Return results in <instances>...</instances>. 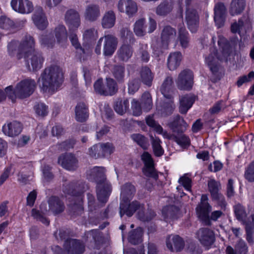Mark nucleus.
<instances>
[{
    "label": "nucleus",
    "instance_id": "f257e3e1",
    "mask_svg": "<svg viewBox=\"0 0 254 254\" xmlns=\"http://www.w3.org/2000/svg\"><path fill=\"white\" fill-rule=\"evenodd\" d=\"M62 69L57 65L46 68L39 79V86L45 92L53 94L63 81Z\"/></svg>",
    "mask_w": 254,
    "mask_h": 254
},
{
    "label": "nucleus",
    "instance_id": "f03ea898",
    "mask_svg": "<svg viewBox=\"0 0 254 254\" xmlns=\"http://www.w3.org/2000/svg\"><path fill=\"white\" fill-rule=\"evenodd\" d=\"M105 172L104 167H95L88 174V179L97 184V198L102 203L107 202L112 190L111 185L107 181Z\"/></svg>",
    "mask_w": 254,
    "mask_h": 254
},
{
    "label": "nucleus",
    "instance_id": "7ed1b4c3",
    "mask_svg": "<svg viewBox=\"0 0 254 254\" xmlns=\"http://www.w3.org/2000/svg\"><path fill=\"white\" fill-rule=\"evenodd\" d=\"M36 86L34 79L28 78L18 82L14 89L12 86L6 87L5 91L7 96L14 102L16 98L24 99L29 97L34 92Z\"/></svg>",
    "mask_w": 254,
    "mask_h": 254
},
{
    "label": "nucleus",
    "instance_id": "20e7f679",
    "mask_svg": "<svg viewBox=\"0 0 254 254\" xmlns=\"http://www.w3.org/2000/svg\"><path fill=\"white\" fill-rule=\"evenodd\" d=\"M208 198L206 194H202L201 197L200 202L196 206L195 210L199 219L205 225L209 226L211 223L210 220L217 221L218 219L224 215L222 210H216L212 212L210 216L209 212L211 211L212 207L209 204Z\"/></svg>",
    "mask_w": 254,
    "mask_h": 254
},
{
    "label": "nucleus",
    "instance_id": "39448f33",
    "mask_svg": "<svg viewBox=\"0 0 254 254\" xmlns=\"http://www.w3.org/2000/svg\"><path fill=\"white\" fill-rule=\"evenodd\" d=\"M103 45V54L105 56H111L116 51L118 41L117 38L112 34L105 35L100 38L95 49V53H101L102 43Z\"/></svg>",
    "mask_w": 254,
    "mask_h": 254
},
{
    "label": "nucleus",
    "instance_id": "423d86ee",
    "mask_svg": "<svg viewBox=\"0 0 254 254\" xmlns=\"http://www.w3.org/2000/svg\"><path fill=\"white\" fill-rule=\"evenodd\" d=\"M94 88L96 93L104 96L113 95L118 90L116 81L111 78H107L105 84L102 79L97 80L94 84Z\"/></svg>",
    "mask_w": 254,
    "mask_h": 254
},
{
    "label": "nucleus",
    "instance_id": "0eeeda50",
    "mask_svg": "<svg viewBox=\"0 0 254 254\" xmlns=\"http://www.w3.org/2000/svg\"><path fill=\"white\" fill-rule=\"evenodd\" d=\"M190 0H186L187 7L186 11L185 21L190 31L195 33L198 28L199 16L197 10L189 5Z\"/></svg>",
    "mask_w": 254,
    "mask_h": 254
},
{
    "label": "nucleus",
    "instance_id": "6e6552de",
    "mask_svg": "<svg viewBox=\"0 0 254 254\" xmlns=\"http://www.w3.org/2000/svg\"><path fill=\"white\" fill-rule=\"evenodd\" d=\"M176 82L180 90H190L193 84V72L188 69L181 71L178 75Z\"/></svg>",
    "mask_w": 254,
    "mask_h": 254
},
{
    "label": "nucleus",
    "instance_id": "1a4fd4ad",
    "mask_svg": "<svg viewBox=\"0 0 254 254\" xmlns=\"http://www.w3.org/2000/svg\"><path fill=\"white\" fill-rule=\"evenodd\" d=\"M58 164L63 168L70 171L76 170L78 167V161L75 155L71 153L61 154L58 158Z\"/></svg>",
    "mask_w": 254,
    "mask_h": 254
},
{
    "label": "nucleus",
    "instance_id": "9d476101",
    "mask_svg": "<svg viewBox=\"0 0 254 254\" xmlns=\"http://www.w3.org/2000/svg\"><path fill=\"white\" fill-rule=\"evenodd\" d=\"M128 200H122L120 206V214L121 217L125 214L128 217H131L137 210H142L143 205L137 201H133L129 203Z\"/></svg>",
    "mask_w": 254,
    "mask_h": 254
},
{
    "label": "nucleus",
    "instance_id": "9b49d317",
    "mask_svg": "<svg viewBox=\"0 0 254 254\" xmlns=\"http://www.w3.org/2000/svg\"><path fill=\"white\" fill-rule=\"evenodd\" d=\"M64 21L69 31L74 32L80 25V14L77 10L74 9H69L66 11L64 14Z\"/></svg>",
    "mask_w": 254,
    "mask_h": 254
},
{
    "label": "nucleus",
    "instance_id": "f8f14e48",
    "mask_svg": "<svg viewBox=\"0 0 254 254\" xmlns=\"http://www.w3.org/2000/svg\"><path fill=\"white\" fill-rule=\"evenodd\" d=\"M35 41L34 38L30 35L25 36L22 41L18 47V54L17 59H20L23 57L32 52L35 49Z\"/></svg>",
    "mask_w": 254,
    "mask_h": 254
},
{
    "label": "nucleus",
    "instance_id": "ddd939ff",
    "mask_svg": "<svg viewBox=\"0 0 254 254\" xmlns=\"http://www.w3.org/2000/svg\"><path fill=\"white\" fill-rule=\"evenodd\" d=\"M23 57L26 60L28 64H30L33 71L41 69L45 60L42 53L36 50H34Z\"/></svg>",
    "mask_w": 254,
    "mask_h": 254
},
{
    "label": "nucleus",
    "instance_id": "4468645a",
    "mask_svg": "<svg viewBox=\"0 0 254 254\" xmlns=\"http://www.w3.org/2000/svg\"><path fill=\"white\" fill-rule=\"evenodd\" d=\"M64 247L68 254H82L85 251L84 244L76 239H67Z\"/></svg>",
    "mask_w": 254,
    "mask_h": 254
},
{
    "label": "nucleus",
    "instance_id": "2eb2a0df",
    "mask_svg": "<svg viewBox=\"0 0 254 254\" xmlns=\"http://www.w3.org/2000/svg\"><path fill=\"white\" fill-rule=\"evenodd\" d=\"M197 238L200 243L206 249L213 244L215 241V236L213 232L206 228L200 229L196 233Z\"/></svg>",
    "mask_w": 254,
    "mask_h": 254
},
{
    "label": "nucleus",
    "instance_id": "dca6fc26",
    "mask_svg": "<svg viewBox=\"0 0 254 254\" xmlns=\"http://www.w3.org/2000/svg\"><path fill=\"white\" fill-rule=\"evenodd\" d=\"M219 60H221V59L217 56V51L215 48L210 50V53L205 57V63L212 74L217 77L220 68Z\"/></svg>",
    "mask_w": 254,
    "mask_h": 254
},
{
    "label": "nucleus",
    "instance_id": "f3484780",
    "mask_svg": "<svg viewBox=\"0 0 254 254\" xmlns=\"http://www.w3.org/2000/svg\"><path fill=\"white\" fill-rule=\"evenodd\" d=\"M118 8L119 11L125 13L129 17L134 16L138 10L137 3L133 0H120Z\"/></svg>",
    "mask_w": 254,
    "mask_h": 254
},
{
    "label": "nucleus",
    "instance_id": "a211bd4d",
    "mask_svg": "<svg viewBox=\"0 0 254 254\" xmlns=\"http://www.w3.org/2000/svg\"><path fill=\"white\" fill-rule=\"evenodd\" d=\"M63 191L71 195H79L85 190V185L80 181H73L63 185Z\"/></svg>",
    "mask_w": 254,
    "mask_h": 254
},
{
    "label": "nucleus",
    "instance_id": "6ab92c4d",
    "mask_svg": "<svg viewBox=\"0 0 254 254\" xmlns=\"http://www.w3.org/2000/svg\"><path fill=\"white\" fill-rule=\"evenodd\" d=\"M168 126L174 134H179L187 130L188 125L183 117L179 115H176L169 122Z\"/></svg>",
    "mask_w": 254,
    "mask_h": 254
},
{
    "label": "nucleus",
    "instance_id": "aec40b11",
    "mask_svg": "<svg viewBox=\"0 0 254 254\" xmlns=\"http://www.w3.org/2000/svg\"><path fill=\"white\" fill-rule=\"evenodd\" d=\"M11 5L14 10L22 14H28L33 10V5L29 0H12Z\"/></svg>",
    "mask_w": 254,
    "mask_h": 254
},
{
    "label": "nucleus",
    "instance_id": "412c9836",
    "mask_svg": "<svg viewBox=\"0 0 254 254\" xmlns=\"http://www.w3.org/2000/svg\"><path fill=\"white\" fill-rule=\"evenodd\" d=\"M214 19L218 28L222 27L225 23L227 9L224 3L217 2L214 6Z\"/></svg>",
    "mask_w": 254,
    "mask_h": 254
},
{
    "label": "nucleus",
    "instance_id": "4be33fe9",
    "mask_svg": "<svg viewBox=\"0 0 254 254\" xmlns=\"http://www.w3.org/2000/svg\"><path fill=\"white\" fill-rule=\"evenodd\" d=\"M177 31L175 28L170 25L163 26L161 32V40L162 46L168 48L170 42L175 39Z\"/></svg>",
    "mask_w": 254,
    "mask_h": 254
},
{
    "label": "nucleus",
    "instance_id": "5701e85b",
    "mask_svg": "<svg viewBox=\"0 0 254 254\" xmlns=\"http://www.w3.org/2000/svg\"><path fill=\"white\" fill-rule=\"evenodd\" d=\"M87 241L90 242L89 247L94 249L99 250L103 244V239L98 230H92L85 234Z\"/></svg>",
    "mask_w": 254,
    "mask_h": 254
},
{
    "label": "nucleus",
    "instance_id": "b1692460",
    "mask_svg": "<svg viewBox=\"0 0 254 254\" xmlns=\"http://www.w3.org/2000/svg\"><path fill=\"white\" fill-rule=\"evenodd\" d=\"M251 26L250 19L248 15H243L238 21L232 24L231 29L233 33H238L240 35L246 32Z\"/></svg>",
    "mask_w": 254,
    "mask_h": 254
},
{
    "label": "nucleus",
    "instance_id": "393cba45",
    "mask_svg": "<svg viewBox=\"0 0 254 254\" xmlns=\"http://www.w3.org/2000/svg\"><path fill=\"white\" fill-rule=\"evenodd\" d=\"M167 248L171 252H180L185 246V242L178 235L170 236L166 240Z\"/></svg>",
    "mask_w": 254,
    "mask_h": 254
},
{
    "label": "nucleus",
    "instance_id": "a878e982",
    "mask_svg": "<svg viewBox=\"0 0 254 254\" xmlns=\"http://www.w3.org/2000/svg\"><path fill=\"white\" fill-rule=\"evenodd\" d=\"M162 213L166 222H171L176 220L180 216L179 208L173 205L164 207L162 210Z\"/></svg>",
    "mask_w": 254,
    "mask_h": 254
},
{
    "label": "nucleus",
    "instance_id": "bb28decb",
    "mask_svg": "<svg viewBox=\"0 0 254 254\" xmlns=\"http://www.w3.org/2000/svg\"><path fill=\"white\" fill-rule=\"evenodd\" d=\"M195 101V98L192 95L186 94L179 98V111L181 114H186L192 107Z\"/></svg>",
    "mask_w": 254,
    "mask_h": 254
},
{
    "label": "nucleus",
    "instance_id": "cd10ccee",
    "mask_svg": "<svg viewBox=\"0 0 254 254\" xmlns=\"http://www.w3.org/2000/svg\"><path fill=\"white\" fill-rule=\"evenodd\" d=\"M4 133L10 137L18 135L22 130V125L17 121H13L3 126Z\"/></svg>",
    "mask_w": 254,
    "mask_h": 254
},
{
    "label": "nucleus",
    "instance_id": "c85d7f7f",
    "mask_svg": "<svg viewBox=\"0 0 254 254\" xmlns=\"http://www.w3.org/2000/svg\"><path fill=\"white\" fill-rule=\"evenodd\" d=\"M75 120L83 123L85 122L89 117L88 106L84 103L80 102L77 104L75 108Z\"/></svg>",
    "mask_w": 254,
    "mask_h": 254
},
{
    "label": "nucleus",
    "instance_id": "c756f323",
    "mask_svg": "<svg viewBox=\"0 0 254 254\" xmlns=\"http://www.w3.org/2000/svg\"><path fill=\"white\" fill-rule=\"evenodd\" d=\"M33 21L39 29L46 28L48 22L41 7L38 8L32 16Z\"/></svg>",
    "mask_w": 254,
    "mask_h": 254
},
{
    "label": "nucleus",
    "instance_id": "7c9ffc66",
    "mask_svg": "<svg viewBox=\"0 0 254 254\" xmlns=\"http://www.w3.org/2000/svg\"><path fill=\"white\" fill-rule=\"evenodd\" d=\"M173 6V0H164L156 8V13L160 16L165 17L172 12Z\"/></svg>",
    "mask_w": 254,
    "mask_h": 254
},
{
    "label": "nucleus",
    "instance_id": "2f4dec72",
    "mask_svg": "<svg viewBox=\"0 0 254 254\" xmlns=\"http://www.w3.org/2000/svg\"><path fill=\"white\" fill-rule=\"evenodd\" d=\"M131 44L125 43L119 48L117 54L121 61L127 62L132 57L133 49Z\"/></svg>",
    "mask_w": 254,
    "mask_h": 254
},
{
    "label": "nucleus",
    "instance_id": "473e14b6",
    "mask_svg": "<svg viewBox=\"0 0 254 254\" xmlns=\"http://www.w3.org/2000/svg\"><path fill=\"white\" fill-rule=\"evenodd\" d=\"M183 56L180 52H175L170 54L167 59V66L170 70L176 69L180 65Z\"/></svg>",
    "mask_w": 254,
    "mask_h": 254
},
{
    "label": "nucleus",
    "instance_id": "72a5a7b5",
    "mask_svg": "<svg viewBox=\"0 0 254 254\" xmlns=\"http://www.w3.org/2000/svg\"><path fill=\"white\" fill-rule=\"evenodd\" d=\"M248 248L244 241L240 239L235 245V249L230 246L227 247L226 254H248Z\"/></svg>",
    "mask_w": 254,
    "mask_h": 254
},
{
    "label": "nucleus",
    "instance_id": "f704fd0d",
    "mask_svg": "<svg viewBox=\"0 0 254 254\" xmlns=\"http://www.w3.org/2000/svg\"><path fill=\"white\" fill-rule=\"evenodd\" d=\"M178 40L182 48L186 49L189 47L190 42L189 34L187 31L183 23L180 24L178 26Z\"/></svg>",
    "mask_w": 254,
    "mask_h": 254
},
{
    "label": "nucleus",
    "instance_id": "c9c22d12",
    "mask_svg": "<svg viewBox=\"0 0 254 254\" xmlns=\"http://www.w3.org/2000/svg\"><path fill=\"white\" fill-rule=\"evenodd\" d=\"M100 16V7L98 5L91 4L87 6L84 13V17L86 20L90 21H94Z\"/></svg>",
    "mask_w": 254,
    "mask_h": 254
},
{
    "label": "nucleus",
    "instance_id": "e433bc0d",
    "mask_svg": "<svg viewBox=\"0 0 254 254\" xmlns=\"http://www.w3.org/2000/svg\"><path fill=\"white\" fill-rule=\"evenodd\" d=\"M48 203L49 210L55 215L63 212L65 208L64 203L58 197H51L49 199Z\"/></svg>",
    "mask_w": 254,
    "mask_h": 254
},
{
    "label": "nucleus",
    "instance_id": "4c0bfd02",
    "mask_svg": "<svg viewBox=\"0 0 254 254\" xmlns=\"http://www.w3.org/2000/svg\"><path fill=\"white\" fill-rule=\"evenodd\" d=\"M140 77L142 82L148 87L152 85L154 74L147 66H143L140 71Z\"/></svg>",
    "mask_w": 254,
    "mask_h": 254
},
{
    "label": "nucleus",
    "instance_id": "58836bf2",
    "mask_svg": "<svg viewBox=\"0 0 254 254\" xmlns=\"http://www.w3.org/2000/svg\"><path fill=\"white\" fill-rule=\"evenodd\" d=\"M246 6L245 0H232L229 8V13L232 16L241 14Z\"/></svg>",
    "mask_w": 254,
    "mask_h": 254
},
{
    "label": "nucleus",
    "instance_id": "ea45409f",
    "mask_svg": "<svg viewBox=\"0 0 254 254\" xmlns=\"http://www.w3.org/2000/svg\"><path fill=\"white\" fill-rule=\"evenodd\" d=\"M120 36L124 42L127 43V40H128L130 44H133L135 41L133 33L130 31L129 27L127 24L121 25L120 29Z\"/></svg>",
    "mask_w": 254,
    "mask_h": 254
},
{
    "label": "nucleus",
    "instance_id": "a19ab883",
    "mask_svg": "<svg viewBox=\"0 0 254 254\" xmlns=\"http://www.w3.org/2000/svg\"><path fill=\"white\" fill-rule=\"evenodd\" d=\"M116 17L113 10H109L105 13L101 21L102 26L104 28L113 27L116 22Z\"/></svg>",
    "mask_w": 254,
    "mask_h": 254
},
{
    "label": "nucleus",
    "instance_id": "79ce46f5",
    "mask_svg": "<svg viewBox=\"0 0 254 254\" xmlns=\"http://www.w3.org/2000/svg\"><path fill=\"white\" fill-rule=\"evenodd\" d=\"M54 33L57 42L61 46H64L67 41L65 27L63 25H59L55 28Z\"/></svg>",
    "mask_w": 254,
    "mask_h": 254
},
{
    "label": "nucleus",
    "instance_id": "37998d69",
    "mask_svg": "<svg viewBox=\"0 0 254 254\" xmlns=\"http://www.w3.org/2000/svg\"><path fill=\"white\" fill-rule=\"evenodd\" d=\"M143 230L140 227L131 231L128 236V240L133 245L138 244L142 242Z\"/></svg>",
    "mask_w": 254,
    "mask_h": 254
},
{
    "label": "nucleus",
    "instance_id": "c03bdc74",
    "mask_svg": "<svg viewBox=\"0 0 254 254\" xmlns=\"http://www.w3.org/2000/svg\"><path fill=\"white\" fill-rule=\"evenodd\" d=\"M114 77L119 83L124 82L126 76V69L123 65H115L112 70Z\"/></svg>",
    "mask_w": 254,
    "mask_h": 254
},
{
    "label": "nucleus",
    "instance_id": "a18cd8bd",
    "mask_svg": "<svg viewBox=\"0 0 254 254\" xmlns=\"http://www.w3.org/2000/svg\"><path fill=\"white\" fill-rule=\"evenodd\" d=\"M174 83L173 78L172 76H168L164 80L161 88L160 91L162 94L166 99H171L172 95L168 93L169 90L172 88Z\"/></svg>",
    "mask_w": 254,
    "mask_h": 254
},
{
    "label": "nucleus",
    "instance_id": "49530a36",
    "mask_svg": "<svg viewBox=\"0 0 254 254\" xmlns=\"http://www.w3.org/2000/svg\"><path fill=\"white\" fill-rule=\"evenodd\" d=\"M121 196L122 200L130 199L135 192V188L130 183H126L122 187Z\"/></svg>",
    "mask_w": 254,
    "mask_h": 254
},
{
    "label": "nucleus",
    "instance_id": "de8ad7c7",
    "mask_svg": "<svg viewBox=\"0 0 254 254\" xmlns=\"http://www.w3.org/2000/svg\"><path fill=\"white\" fill-rule=\"evenodd\" d=\"M133 31L135 34L138 37H142L146 33L145 19L140 18L136 20L134 24Z\"/></svg>",
    "mask_w": 254,
    "mask_h": 254
},
{
    "label": "nucleus",
    "instance_id": "09e8293b",
    "mask_svg": "<svg viewBox=\"0 0 254 254\" xmlns=\"http://www.w3.org/2000/svg\"><path fill=\"white\" fill-rule=\"evenodd\" d=\"M47 210L44 209L43 211L33 208L31 211V215L37 221H39L46 226L49 225L50 220L46 217Z\"/></svg>",
    "mask_w": 254,
    "mask_h": 254
},
{
    "label": "nucleus",
    "instance_id": "8fccbe9b",
    "mask_svg": "<svg viewBox=\"0 0 254 254\" xmlns=\"http://www.w3.org/2000/svg\"><path fill=\"white\" fill-rule=\"evenodd\" d=\"M131 139L143 149H147L149 143L148 139L144 135L139 133H134L131 135Z\"/></svg>",
    "mask_w": 254,
    "mask_h": 254
},
{
    "label": "nucleus",
    "instance_id": "3c124183",
    "mask_svg": "<svg viewBox=\"0 0 254 254\" xmlns=\"http://www.w3.org/2000/svg\"><path fill=\"white\" fill-rule=\"evenodd\" d=\"M129 107V102L127 100H125L124 101H117L114 104L115 111L120 115L125 114Z\"/></svg>",
    "mask_w": 254,
    "mask_h": 254
},
{
    "label": "nucleus",
    "instance_id": "603ef678",
    "mask_svg": "<svg viewBox=\"0 0 254 254\" xmlns=\"http://www.w3.org/2000/svg\"><path fill=\"white\" fill-rule=\"evenodd\" d=\"M103 152V147H102L101 143L93 145L89 150V155L95 159L104 157Z\"/></svg>",
    "mask_w": 254,
    "mask_h": 254
},
{
    "label": "nucleus",
    "instance_id": "864d4df0",
    "mask_svg": "<svg viewBox=\"0 0 254 254\" xmlns=\"http://www.w3.org/2000/svg\"><path fill=\"white\" fill-rule=\"evenodd\" d=\"M208 187L211 197H216L217 195L220 194L219 193V190L220 188L219 182L216 181L214 179H211L208 182Z\"/></svg>",
    "mask_w": 254,
    "mask_h": 254
},
{
    "label": "nucleus",
    "instance_id": "5fc2aeb1",
    "mask_svg": "<svg viewBox=\"0 0 254 254\" xmlns=\"http://www.w3.org/2000/svg\"><path fill=\"white\" fill-rule=\"evenodd\" d=\"M40 42L42 45L47 48H53L55 43V39L54 35L52 34H46L42 35L40 38Z\"/></svg>",
    "mask_w": 254,
    "mask_h": 254
},
{
    "label": "nucleus",
    "instance_id": "6e6d98bb",
    "mask_svg": "<svg viewBox=\"0 0 254 254\" xmlns=\"http://www.w3.org/2000/svg\"><path fill=\"white\" fill-rule=\"evenodd\" d=\"M161 141L159 138H153L152 136V145L154 153L155 156L159 157L163 155L164 151L160 145Z\"/></svg>",
    "mask_w": 254,
    "mask_h": 254
},
{
    "label": "nucleus",
    "instance_id": "4d7b16f0",
    "mask_svg": "<svg viewBox=\"0 0 254 254\" xmlns=\"http://www.w3.org/2000/svg\"><path fill=\"white\" fill-rule=\"evenodd\" d=\"M138 53L142 61L145 63H147L149 61L150 55L148 52V47L147 44H139Z\"/></svg>",
    "mask_w": 254,
    "mask_h": 254
},
{
    "label": "nucleus",
    "instance_id": "13d9d810",
    "mask_svg": "<svg viewBox=\"0 0 254 254\" xmlns=\"http://www.w3.org/2000/svg\"><path fill=\"white\" fill-rule=\"evenodd\" d=\"M141 102L143 108L147 111L152 108V102L150 94L148 92H144L141 96Z\"/></svg>",
    "mask_w": 254,
    "mask_h": 254
},
{
    "label": "nucleus",
    "instance_id": "bf43d9fd",
    "mask_svg": "<svg viewBox=\"0 0 254 254\" xmlns=\"http://www.w3.org/2000/svg\"><path fill=\"white\" fill-rule=\"evenodd\" d=\"M145 121L146 124L156 132L162 131V127L154 120L153 115L147 116L145 118Z\"/></svg>",
    "mask_w": 254,
    "mask_h": 254
},
{
    "label": "nucleus",
    "instance_id": "052dcab7",
    "mask_svg": "<svg viewBox=\"0 0 254 254\" xmlns=\"http://www.w3.org/2000/svg\"><path fill=\"white\" fill-rule=\"evenodd\" d=\"M253 224H247L246 226V231L247 233L246 239L249 243L253 244L254 240L253 237V230L254 228V215L252 216Z\"/></svg>",
    "mask_w": 254,
    "mask_h": 254
},
{
    "label": "nucleus",
    "instance_id": "680f3d73",
    "mask_svg": "<svg viewBox=\"0 0 254 254\" xmlns=\"http://www.w3.org/2000/svg\"><path fill=\"white\" fill-rule=\"evenodd\" d=\"M174 138L177 143L182 146L190 145V140L189 138L183 133L179 134H175Z\"/></svg>",
    "mask_w": 254,
    "mask_h": 254
},
{
    "label": "nucleus",
    "instance_id": "e2e57ef3",
    "mask_svg": "<svg viewBox=\"0 0 254 254\" xmlns=\"http://www.w3.org/2000/svg\"><path fill=\"white\" fill-rule=\"evenodd\" d=\"M225 102L223 100L218 101L209 109V113L211 115L217 114L222 110H224L225 108Z\"/></svg>",
    "mask_w": 254,
    "mask_h": 254
},
{
    "label": "nucleus",
    "instance_id": "0e129e2a",
    "mask_svg": "<svg viewBox=\"0 0 254 254\" xmlns=\"http://www.w3.org/2000/svg\"><path fill=\"white\" fill-rule=\"evenodd\" d=\"M14 26V22L9 18L1 16L0 17V27L2 29L8 30Z\"/></svg>",
    "mask_w": 254,
    "mask_h": 254
},
{
    "label": "nucleus",
    "instance_id": "69168bd1",
    "mask_svg": "<svg viewBox=\"0 0 254 254\" xmlns=\"http://www.w3.org/2000/svg\"><path fill=\"white\" fill-rule=\"evenodd\" d=\"M75 141L73 139H68L57 145V147L60 151L67 150L73 147Z\"/></svg>",
    "mask_w": 254,
    "mask_h": 254
},
{
    "label": "nucleus",
    "instance_id": "338daca9",
    "mask_svg": "<svg viewBox=\"0 0 254 254\" xmlns=\"http://www.w3.org/2000/svg\"><path fill=\"white\" fill-rule=\"evenodd\" d=\"M143 172L144 175L147 177H152L155 180L158 179V175L154 169V164L145 166Z\"/></svg>",
    "mask_w": 254,
    "mask_h": 254
},
{
    "label": "nucleus",
    "instance_id": "774afa93",
    "mask_svg": "<svg viewBox=\"0 0 254 254\" xmlns=\"http://www.w3.org/2000/svg\"><path fill=\"white\" fill-rule=\"evenodd\" d=\"M245 177L250 182H254V161L246 169Z\"/></svg>",
    "mask_w": 254,
    "mask_h": 254
}]
</instances>
